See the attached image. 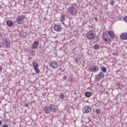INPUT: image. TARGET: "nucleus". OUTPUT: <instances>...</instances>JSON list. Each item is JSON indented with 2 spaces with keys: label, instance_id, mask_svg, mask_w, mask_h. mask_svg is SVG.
<instances>
[{
  "label": "nucleus",
  "instance_id": "nucleus-1",
  "mask_svg": "<svg viewBox=\"0 0 127 127\" xmlns=\"http://www.w3.org/2000/svg\"><path fill=\"white\" fill-rule=\"evenodd\" d=\"M103 37L105 41L107 42V43H110V42L112 41L111 37V38H115V33L112 31L108 32V34L104 33Z\"/></svg>",
  "mask_w": 127,
  "mask_h": 127
},
{
  "label": "nucleus",
  "instance_id": "nucleus-2",
  "mask_svg": "<svg viewBox=\"0 0 127 127\" xmlns=\"http://www.w3.org/2000/svg\"><path fill=\"white\" fill-rule=\"evenodd\" d=\"M67 10L70 14L75 15V14L78 12V10H77V3L71 4L70 6L68 8Z\"/></svg>",
  "mask_w": 127,
  "mask_h": 127
},
{
  "label": "nucleus",
  "instance_id": "nucleus-3",
  "mask_svg": "<svg viewBox=\"0 0 127 127\" xmlns=\"http://www.w3.org/2000/svg\"><path fill=\"white\" fill-rule=\"evenodd\" d=\"M86 37L89 40H96V35L92 30H90L86 34Z\"/></svg>",
  "mask_w": 127,
  "mask_h": 127
},
{
  "label": "nucleus",
  "instance_id": "nucleus-4",
  "mask_svg": "<svg viewBox=\"0 0 127 127\" xmlns=\"http://www.w3.org/2000/svg\"><path fill=\"white\" fill-rule=\"evenodd\" d=\"M92 112V107L89 105L85 106L82 108V113L83 114H89Z\"/></svg>",
  "mask_w": 127,
  "mask_h": 127
},
{
  "label": "nucleus",
  "instance_id": "nucleus-5",
  "mask_svg": "<svg viewBox=\"0 0 127 127\" xmlns=\"http://www.w3.org/2000/svg\"><path fill=\"white\" fill-rule=\"evenodd\" d=\"M24 18H25V16L23 15L19 16L16 19L17 23H18V24H22V23H23V19H24Z\"/></svg>",
  "mask_w": 127,
  "mask_h": 127
},
{
  "label": "nucleus",
  "instance_id": "nucleus-6",
  "mask_svg": "<svg viewBox=\"0 0 127 127\" xmlns=\"http://www.w3.org/2000/svg\"><path fill=\"white\" fill-rule=\"evenodd\" d=\"M104 72H99V73L98 74H97L96 75H95V79H96L97 81H100V80H101V79H103L104 78Z\"/></svg>",
  "mask_w": 127,
  "mask_h": 127
},
{
  "label": "nucleus",
  "instance_id": "nucleus-7",
  "mask_svg": "<svg viewBox=\"0 0 127 127\" xmlns=\"http://www.w3.org/2000/svg\"><path fill=\"white\" fill-rule=\"evenodd\" d=\"M89 72H94L95 73V72L99 71V66H98V65H95L93 67H89Z\"/></svg>",
  "mask_w": 127,
  "mask_h": 127
},
{
  "label": "nucleus",
  "instance_id": "nucleus-8",
  "mask_svg": "<svg viewBox=\"0 0 127 127\" xmlns=\"http://www.w3.org/2000/svg\"><path fill=\"white\" fill-rule=\"evenodd\" d=\"M51 67L53 69H57V68H58V63H57V62L52 61L51 63Z\"/></svg>",
  "mask_w": 127,
  "mask_h": 127
},
{
  "label": "nucleus",
  "instance_id": "nucleus-9",
  "mask_svg": "<svg viewBox=\"0 0 127 127\" xmlns=\"http://www.w3.org/2000/svg\"><path fill=\"white\" fill-rule=\"evenodd\" d=\"M33 66L34 67V69L35 70V71L37 73H39V72H40V70H39V68H38V64L34 62L33 63Z\"/></svg>",
  "mask_w": 127,
  "mask_h": 127
},
{
  "label": "nucleus",
  "instance_id": "nucleus-10",
  "mask_svg": "<svg viewBox=\"0 0 127 127\" xmlns=\"http://www.w3.org/2000/svg\"><path fill=\"white\" fill-rule=\"evenodd\" d=\"M55 30L56 31H58V32H59L62 30V26L60 25H55L54 27Z\"/></svg>",
  "mask_w": 127,
  "mask_h": 127
},
{
  "label": "nucleus",
  "instance_id": "nucleus-11",
  "mask_svg": "<svg viewBox=\"0 0 127 127\" xmlns=\"http://www.w3.org/2000/svg\"><path fill=\"white\" fill-rule=\"evenodd\" d=\"M50 107V110H51V112H53V113H56V111L57 109L56 108V107H55V105L53 104H51L49 106Z\"/></svg>",
  "mask_w": 127,
  "mask_h": 127
},
{
  "label": "nucleus",
  "instance_id": "nucleus-12",
  "mask_svg": "<svg viewBox=\"0 0 127 127\" xmlns=\"http://www.w3.org/2000/svg\"><path fill=\"white\" fill-rule=\"evenodd\" d=\"M38 45H39V42L35 41L32 46V49H36L38 47Z\"/></svg>",
  "mask_w": 127,
  "mask_h": 127
},
{
  "label": "nucleus",
  "instance_id": "nucleus-13",
  "mask_svg": "<svg viewBox=\"0 0 127 127\" xmlns=\"http://www.w3.org/2000/svg\"><path fill=\"white\" fill-rule=\"evenodd\" d=\"M120 38H121V39H123V40H126V39H127V33H124L121 34L120 35Z\"/></svg>",
  "mask_w": 127,
  "mask_h": 127
},
{
  "label": "nucleus",
  "instance_id": "nucleus-14",
  "mask_svg": "<svg viewBox=\"0 0 127 127\" xmlns=\"http://www.w3.org/2000/svg\"><path fill=\"white\" fill-rule=\"evenodd\" d=\"M5 44L6 48H9V46L10 45V40L8 39H6L5 40Z\"/></svg>",
  "mask_w": 127,
  "mask_h": 127
},
{
  "label": "nucleus",
  "instance_id": "nucleus-15",
  "mask_svg": "<svg viewBox=\"0 0 127 127\" xmlns=\"http://www.w3.org/2000/svg\"><path fill=\"white\" fill-rule=\"evenodd\" d=\"M61 21L63 24H64V21H65V14H62L60 18Z\"/></svg>",
  "mask_w": 127,
  "mask_h": 127
},
{
  "label": "nucleus",
  "instance_id": "nucleus-16",
  "mask_svg": "<svg viewBox=\"0 0 127 127\" xmlns=\"http://www.w3.org/2000/svg\"><path fill=\"white\" fill-rule=\"evenodd\" d=\"M6 24L7 26H9V27H11L13 25V22H12L11 20H8L6 21Z\"/></svg>",
  "mask_w": 127,
  "mask_h": 127
},
{
  "label": "nucleus",
  "instance_id": "nucleus-17",
  "mask_svg": "<svg viewBox=\"0 0 127 127\" xmlns=\"http://www.w3.org/2000/svg\"><path fill=\"white\" fill-rule=\"evenodd\" d=\"M44 110L46 114H49V113L51 112V110H50V108L49 107V106L48 107H47V106L45 107Z\"/></svg>",
  "mask_w": 127,
  "mask_h": 127
},
{
  "label": "nucleus",
  "instance_id": "nucleus-18",
  "mask_svg": "<svg viewBox=\"0 0 127 127\" xmlns=\"http://www.w3.org/2000/svg\"><path fill=\"white\" fill-rule=\"evenodd\" d=\"M91 95L92 93L88 91L85 93V96L87 98H90V97H91Z\"/></svg>",
  "mask_w": 127,
  "mask_h": 127
},
{
  "label": "nucleus",
  "instance_id": "nucleus-19",
  "mask_svg": "<svg viewBox=\"0 0 127 127\" xmlns=\"http://www.w3.org/2000/svg\"><path fill=\"white\" fill-rule=\"evenodd\" d=\"M101 70L102 71V72H103L104 73H106V72H107V68L105 67V66H103L101 67Z\"/></svg>",
  "mask_w": 127,
  "mask_h": 127
},
{
  "label": "nucleus",
  "instance_id": "nucleus-20",
  "mask_svg": "<svg viewBox=\"0 0 127 127\" xmlns=\"http://www.w3.org/2000/svg\"><path fill=\"white\" fill-rule=\"evenodd\" d=\"M99 45L96 44L94 46L93 48L94 49H95V50H98V49H99Z\"/></svg>",
  "mask_w": 127,
  "mask_h": 127
},
{
  "label": "nucleus",
  "instance_id": "nucleus-21",
  "mask_svg": "<svg viewBox=\"0 0 127 127\" xmlns=\"http://www.w3.org/2000/svg\"><path fill=\"white\" fill-rule=\"evenodd\" d=\"M110 4H111V5H114V3H115V0H110Z\"/></svg>",
  "mask_w": 127,
  "mask_h": 127
},
{
  "label": "nucleus",
  "instance_id": "nucleus-22",
  "mask_svg": "<svg viewBox=\"0 0 127 127\" xmlns=\"http://www.w3.org/2000/svg\"><path fill=\"white\" fill-rule=\"evenodd\" d=\"M96 113L97 114V115H99V114H101V110L99 109H96Z\"/></svg>",
  "mask_w": 127,
  "mask_h": 127
},
{
  "label": "nucleus",
  "instance_id": "nucleus-23",
  "mask_svg": "<svg viewBox=\"0 0 127 127\" xmlns=\"http://www.w3.org/2000/svg\"><path fill=\"white\" fill-rule=\"evenodd\" d=\"M60 99H64V94H61L60 95Z\"/></svg>",
  "mask_w": 127,
  "mask_h": 127
},
{
  "label": "nucleus",
  "instance_id": "nucleus-24",
  "mask_svg": "<svg viewBox=\"0 0 127 127\" xmlns=\"http://www.w3.org/2000/svg\"><path fill=\"white\" fill-rule=\"evenodd\" d=\"M124 21H126V22H127V16L124 17Z\"/></svg>",
  "mask_w": 127,
  "mask_h": 127
},
{
  "label": "nucleus",
  "instance_id": "nucleus-25",
  "mask_svg": "<svg viewBox=\"0 0 127 127\" xmlns=\"http://www.w3.org/2000/svg\"><path fill=\"white\" fill-rule=\"evenodd\" d=\"M68 81L70 82V83H72V82H73V80H72V77H69L68 78Z\"/></svg>",
  "mask_w": 127,
  "mask_h": 127
},
{
  "label": "nucleus",
  "instance_id": "nucleus-26",
  "mask_svg": "<svg viewBox=\"0 0 127 127\" xmlns=\"http://www.w3.org/2000/svg\"><path fill=\"white\" fill-rule=\"evenodd\" d=\"M63 79L64 80H67V76L65 75L63 77Z\"/></svg>",
  "mask_w": 127,
  "mask_h": 127
},
{
  "label": "nucleus",
  "instance_id": "nucleus-27",
  "mask_svg": "<svg viewBox=\"0 0 127 127\" xmlns=\"http://www.w3.org/2000/svg\"><path fill=\"white\" fill-rule=\"evenodd\" d=\"M25 107H26L27 108H28V106H29V105L28 104H27V103H25Z\"/></svg>",
  "mask_w": 127,
  "mask_h": 127
},
{
  "label": "nucleus",
  "instance_id": "nucleus-28",
  "mask_svg": "<svg viewBox=\"0 0 127 127\" xmlns=\"http://www.w3.org/2000/svg\"><path fill=\"white\" fill-rule=\"evenodd\" d=\"M2 127H8V126H7L6 125H2Z\"/></svg>",
  "mask_w": 127,
  "mask_h": 127
},
{
  "label": "nucleus",
  "instance_id": "nucleus-29",
  "mask_svg": "<svg viewBox=\"0 0 127 127\" xmlns=\"http://www.w3.org/2000/svg\"><path fill=\"white\" fill-rule=\"evenodd\" d=\"M2 70V67L0 65V72H1V70Z\"/></svg>",
  "mask_w": 127,
  "mask_h": 127
},
{
  "label": "nucleus",
  "instance_id": "nucleus-30",
  "mask_svg": "<svg viewBox=\"0 0 127 127\" xmlns=\"http://www.w3.org/2000/svg\"><path fill=\"white\" fill-rule=\"evenodd\" d=\"M95 20H96V21L98 20V17H95Z\"/></svg>",
  "mask_w": 127,
  "mask_h": 127
},
{
  "label": "nucleus",
  "instance_id": "nucleus-31",
  "mask_svg": "<svg viewBox=\"0 0 127 127\" xmlns=\"http://www.w3.org/2000/svg\"><path fill=\"white\" fill-rule=\"evenodd\" d=\"M75 62H78V59H75Z\"/></svg>",
  "mask_w": 127,
  "mask_h": 127
},
{
  "label": "nucleus",
  "instance_id": "nucleus-32",
  "mask_svg": "<svg viewBox=\"0 0 127 127\" xmlns=\"http://www.w3.org/2000/svg\"><path fill=\"white\" fill-rule=\"evenodd\" d=\"M1 126V121L0 120V126Z\"/></svg>",
  "mask_w": 127,
  "mask_h": 127
},
{
  "label": "nucleus",
  "instance_id": "nucleus-33",
  "mask_svg": "<svg viewBox=\"0 0 127 127\" xmlns=\"http://www.w3.org/2000/svg\"><path fill=\"white\" fill-rule=\"evenodd\" d=\"M113 55H116V53H114L113 54Z\"/></svg>",
  "mask_w": 127,
  "mask_h": 127
},
{
  "label": "nucleus",
  "instance_id": "nucleus-34",
  "mask_svg": "<svg viewBox=\"0 0 127 127\" xmlns=\"http://www.w3.org/2000/svg\"><path fill=\"white\" fill-rule=\"evenodd\" d=\"M0 35H1V34L0 33Z\"/></svg>",
  "mask_w": 127,
  "mask_h": 127
},
{
  "label": "nucleus",
  "instance_id": "nucleus-35",
  "mask_svg": "<svg viewBox=\"0 0 127 127\" xmlns=\"http://www.w3.org/2000/svg\"><path fill=\"white\" fill-rule=\"evenodd\" d=\"M0 47H1V46H0Z\"/></svg>",
  "mask_w": 127,
  "mask_h": 127
}]
</instances>
